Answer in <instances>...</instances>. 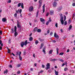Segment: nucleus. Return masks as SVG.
Listing matches in <instances>:
<instances>
[{"label": "nucleus", "mask_w": 75, "mask_h": 75, "mask_svg": "<svg viewBox=\"0 0 75 75\" xmlns=\"http://www.w3.org/2000/svg\"><path fill=\"white\" fill-rule=\"evenodd\" d=\"M27 44H28V42H27V40H26L25 42H21V46L22 47H23V46L24 45L25 46H26L27 45Z\"/></svg>", "instance_id": "f257e3e1"}, {"label": "nucleus", "mask_w": 75, "mask_h": 75, "mask_svg": "<svg viewBox=\"0 0 75 75\" xmlns=\"http://www.w3.org/2000/svg\"><path fill=\"white\" fill-rule=\"evenodd\" d=\"M14 36L15 37H17V35H18V33L17 32V27L16 26H15L14 27Z\"/></svg>", "instance_id": "f03ea898"}, {"label": "nucleus", "mask_w": 75, "mask_h": 75, "mask_svg": "<svg viewBox=\"0 0 75 75\" xmlns=\"http://www.w3.org/2000/svg\"><path fill=\"white\" fill-rule=\"evenodd\" d=\"M20 23L19 22V21H18V20H17V27L19 28H20L21 27V25H20Z\"/></svg>", "instance_id": "7ed1b4c3"}, {"label": "nucleus", "mask_w": 75, "mask_h": 75, "mask_svg": "<svg viewBox=\"0 0 75 75\" xmlns=\"http://www.w3.org/2000/svg\"><path fill=\"white\" fill-rule=\"evenodd\" d=\"M40 20L41 22L43 24H45V20L44 19H43L42 18H40Z\"/></svg>", "instance_id": "20e7f679"}, {"label": "nucleus", "mask_w": 75, "mask_h": 75, "mask_svg": "<svg viewBox=\"0 0 75 75\" xmlns=\"http://www.w3.org/2000/svg\"><path fill=\"white\" fill-rule=\"evenodd\" d=\"M34 9V7L33 6H30L29 8V11H33V10Z\"/></svg>", "instance_id": "39448f33"}, {"label": "nucleus", "mask_w": 75, "mask_h": 75, "mask_svg": "<svg viewBox=\"0 0 75 75\" xmlns=\"http://www.w3.org/2000/svg\"><path fill=\"white\" fill-rule=\"evenodd\" d=\"M54 37L55 38H57V39H58V38H59V36L58 35H57V34H56V33H55V32L54 33Z\"/></svg>", "instance_id": "423d86ee"}, {"label": "nucleus", "mask_w": 75, "mask_h": 75, "mask_svg": "<svg viewBox=\"0 0 75 75\" xmlns=\"http://www.w3.org/2000/svg\"><path fill=\"white\" fill-rule=\"evenodd\" d=\"M47 67V68H50V63H47V65H46Z\"/></svg>", "instance_id": "0eeeda50"}, {"label": "nucleus", "mask_w": 75, "mask_h": 75, "mask_svg": "<svg viewBox=\"0 0 75 75\" xmlns=\"http://www.w3.org/2000/svg\"><path fill=\"white\" fill-rule=\"evenodd\" d=\"M2 21L3 22H6L7 21L6 18H2Z\"/></svg>", "instance_id": "6e6552de"}, {"label": "nucleus", "mask_w": 75, "mask_h": 75, "mask_svg": "<svg viewBox=\"0 0 75 75\" xmlns=\"http://www.w3.org/2000/svg\"><path fill=\"white\" fill-rule=\"evenodd\" d=\"M45 4L43 5L42 6L43 8V13H44V12H45Z\"/></svg>", "instance_id": "1a4fd4ad"}, {"label": "nucleus", "mask_w": 75, "mask_h": 75, "mask_svg": "<svg viewBox=\"0 0 75 75\" xmlns=\"http://www.w3.org/2000/svg\"><path fill=\"white\" fill-rule=\"evenodd\" d=\"M57 3L55 1H54L53 4V6L54 7L57 6Z\"/></svg>", "instance_id": "9d476101"}, {"label": "nucleus", "mask_w": 75, "mask_h": 75, "mask_svg": "<svg viewBox=\"0 0 75 75\" xmlns=\"http://www.w3.org/2000/svg\"><path fill=\"white\" fill-rule=\"evenodd\" d=\"M55 71V74L56 75H58V73H59V72L58 71H57L56 70H54Z\"/></svg>", "instance_id": "9b49d317"}, {"label": "nucleus", "mask_w": 75, "mask_h": 75, "mask_svg": "<svg viewBox=\"0 0 75 75\" xmlns=\"http://www.w3.org/2000/svg\"><path fill=\"white\" fill-rule=\"evenodd\" d=\"M50 12L51 15H53V14H54V11L52 10L50 11Z\"/></svg>", "instance_id": "f8f14e48"}, {"label": "nucleus", "mask_w": 75, "mask_h": 75, "mask_svg": "<svg viewBox=\"0 0 75 75\" xmlns=\"http://www.w3.org/2000/svg\"><path fill=\"white\" fill-rule=\"evenodd\" d=\"M0 45H1V47H3V44L2 43V41L0 40Z\"/></svg>", "instance_id": "ddd939ff"}, {"label": "nucleus", "mask_w": 75, "mask_h": 75, "mask_svg": "<svg viewBox=\"0 0 75 75\" xmlns=\"http://www.w3.org/2000/svg\"><path fill=\"white\" fill-rule=\"evenodd\" d=\"M33 38L32 37H30L29 38V41H33Z\"/></svg>", "instance_id": "4468645a"}, {"label": "nucleus", "mask_w": 75, "mask_h": 75, "mask_svg": "<svg viewBox=\"0 0 75 75\" xmlns=\"http://www.w3.org/2000/svg\"><path fill=\"white\" fill-rule=\"evenodd\" d=\"M8 69H6V70L5 71H4V74H7V73H8Z\"/></svg>", "instance_id": "2eb2a0df"}, {"label": "nucleus", "mask_w": 75, "mask_h": 75, "mask_svg": "<svg viewBox=\"0 0 75 75\" xmlns=\"http://www.w3.org/2000/svg\"><path fill=\"white\" fill-rule=\"evenodd\" d=\"M43 50H42V51L43 52H44V54H45L46 53H45V47H44L43 48Z\"/></svg>", "instance_id": "dca6fc26"}, {"label": "nucleus", "mask_w": 75, "mask_h": 75, "mask_svg": "<svg viewBox=\"0 0 75 75\" xmlns=\"http://www.w3.org/2000/svg\"><path fill=\"white\" fill-rule=\"evenodd\" d=\"M56 51H57V55H58V52L59 51V49L58 48H56Z\"/></svg>", "instance_id": "f3484780"}, {"label": "nucleus", "mask_w": 75, "mask_h": 75, "mask_svg": "<svg viewBox=\"0 0 75 75\" xmlns=\"http://www.w3.org/2000/svg\"><path fill=\"white\" fill-rule=\"evenodd\" d=\"M72 27V25H70L69 26V30H71Z\"/></svg>", "instance_id": "a211bd4d"}, {"label": "nucleus", "mask_w": 75, "mask_h": 75, "mask_svg": "<svg viewBox=\"0 0 75 75\" xmlns=\"http://www.w3.org/2000/svg\"><path fill=\"white\" fill-rule=\"evenodd\" d=\"M43 46H44V44H43V43L41 44V47H40V49H42V47H43Z\"/></svg>", "instance_id": "6ab92c4d"}, {"label": "nucleus", "mask_w": 75, "mask_h": 75, "mask_svg": "<svg viewBox=\"0 0 75 75\" xmlns=\"http://www.w3.org/2000/svg\"><path fill=\"white\" fill-rule=\"evenodd\" d=\"M61 10H62V7H59V8L58 9V11H60Z\"/></svg>", "instance_id": "aec40b11"}, {"label": "nucleus", "mask_w": 75, "mask_h": 75, "mask_svg": "<svg viewBox=\"0 0 75 75\" xmlns=\"http://www.w3.org/2000/svg\"><path fill=\"white\" fill-rule=\"evenodd\" d=\"M52 52H53V50H51L49 51V53L50 54H52Z\"/></svg>", "instance_id": "412c9836"}, {"label": "nucleus", "mask_w": 75, "mask_h": 75, "mask_svg": "<svg viewBox=\"0 0 75 75\" xmlns=\"http://www.w3.org/2000/svg\"><path fill=\"white\" fill-rule=\"evenodd\" d=\"M37 31L38 33H41V30L40 29H38L37 30Z\"/></svg>", "instance_id": "4be33fe9"}, {"label": "nucleus", "mask_w": 75, "mask_h": 75, "mask_svg": "<svg viewBox=\"0 0 75 75\" xmlns=\"http://www.w3.org/2000/svg\"><path fill=\"white\" fill-rule=\"evenodd\" d=\"M24 4L23 3H22L21 4V7L22 8V9H23L24 8Z\"/></svg>", "instance_id": "5701e85b"}, {"label": "nucleus", "mask_w": 75, "mask_h": 75, "mask_svg": "<svg viewBox=\"0 0 75 75\" xmlns=\"http://www.w3.org/2000/svg\"><path fill=\"white\" fill-rule=\"evenodd\" d=\"M39 13V11L38 10V11L37 12V13H36V17H38V13Z\"/></svg>", "instance_id": "b1692460"}, {"label": "nucleus", "mask_w": 75, "mask_h": 75, "mask_svg": "<svg viewBox=\"0 0 75 75\" xmlns=\"http://www.w3.org/2000/svg\"><path fill=\"white\" fill-rule=\"evenodd\" d=\"M38 42H38V40H36V41H35V44L36 45H37Z\"/></svg>", "instance_id": "393cba45"}, {"label": "nucleus", "mask_w": 75, "mask_h": 75, "mask_svg": "<svg viewBox=\"0 0 75 75\" xmlns=\"http://www.w3.org/2000/svg\"><path fill=\"white\" fill-rule=\"evenodd\" d=\"M20 60L22 61V57L21 56H19Z\"/></svg>", "instance_id": "a878e982"}, {"label": "nucleus", "mask_w": 75, "mask_h": 75, "mask_svg": "<svg viewBox=\"0 0 75 75\" xmlns=\"http://www.w3.org/2000/svg\"><path fill=\"white\" fill-rule=\"evenodd\" d=\"M11 30H12L11 33H14V30H13V28H12L11 29Z\"/></svg>", "instance_id": "bb28decb"}, {"label": "nucleus", "mask_w": 75, "mask_h": 75, "mask_svg": "<svg viewBox=\"0 0 75 75\" xmlns=\"http://www.w3.org/2000/svg\"><path fill=\"white\" fill-rule=\"evenodd\" d=\"M21 3H19L18 5V7H19L21 6Z\"/></svg>", "instance_id": "cd10ccee"}, {"label": "nucleus", "mask_w": 75, "mask_h": 75, "mask_svg": "<svg viewBox=\"0 0 75 75\" xmlns=\"http://www.w3.org/2000/svg\"><path fill=\"white\" fill-rule=\"evenodd\" d=\"M41 0H40L39 1V3L40 4H41V5H42V3L41 2Z\"/></svg>", "instance_id": "c85d7f7f"}, {"label": "nucleus", "mask_w": 75, "mask_h": 75, "mask_svg": "<svg viewBox=\"0 0 75 75\" xmlns=\"http://www.w3.org/2000/svg\"><path fill=\"white\" fill-rule=\"evenodd\" d=\"M60 21L61 22V23H62V25H63V24H64V20L62 21Z\"/></svg>", "instance_id": "c756f323"}, {"label": "nucleus", "mask_w": 75, "mask_h": 75, "mask_svg": "<svg viewBox=\"0 0 75 75\" xmlns=\"http://www.w3.org/2000/svg\"><path fill=\"white\" fill-rule=\"evenodd\" d=\"M37 29H38V28L37 27H36L34 28V30L35 31H37Z\"/></svg>", "instance_id": "7c9ffc66"}, {"label": "nucleus", "mask_w": 75, "mask_h": 75, "mask_svg": "<svg viewBox=\"0 0 75 75\" xmlns=\"http://www.w3.org/2000/svg\"><path fill=\"white\" fill-rule=\"evenodd\" d=\"M64 52H61L60 53L59 55H64Z\"/></svg>", "instance_id": "2f4dec72"}, {"label": "nucleus", "mask_w": 75, "mask_h": 75, "mask_svg": "<svg viewBox=\"0 0 75 75\" xmlns=\"http://www.w3.org/2000/svg\"><path fill=\"white\" fill-rule=\"evenodd\" d=\"M49 23H50V21H48L46 23V25H48Z\"/></svg>", "instance_id": "473e14b6"}, {"label": "nucleus", "mask_w": 75, "mask_h": 75, "mask_svg": "<svg viewBox=\"0 0 75 75\" xmlns=\"http://www.w3.org/2000/svg\"><path fill=\"white\" fill-rule=\"evenodd\" d=\"M57 61L56 59H53L51 60V61L54 62Z\"/></svg>", "instance_id": "72a5a7b5"}, {"label": "nucleus", "mask_w": 75, "mask_h": 75, "mask_svg": "<svg viewBox=\"0 0 75 75\" xmlns=\"http://www.w3.org/2000/svg\"><path fill=\"white\" fill-rule=\"evenodd\" d=\"M63 17L62 16L61 17V18H60V21H62V20H63Z\"/></svg>", "instance_id": "f704fd0d"}, {"label": "nucleus", "mask_w": 75, "mask_h": 75, "mask_svg": "<svg viewBox=\"0 0 75 75\" xmlns=\"http://www.w3.org/2000/svg\"><path fill=\"white\" fill-rule=\"evenodd\" d=\"M7 49L8 50V53H10V49H9L8 47H7Z\"/></svg>", "instance_id": "c9c22d12"}, {"label": "nucleus", "mask_w": 75, "mask_h": 75, "mask_svg": "<svg viewBox=\"0 0 75 75\" xmlns=\"http://www.w3.org/2000/svg\"><path fill=\"white\" fill-rule=\"evenodd\" d=\"M69 23H71V18L69 19Z\"/></svg>", "instance_id": "e433bc0d"}, {"label": "nucleus", "mask_w": 75, "mask_h": 75, "mask_svg": "<svg viewBox=\"0 0 75 75\" xmlns=\"http://www.w3.org/2000/svg\"><path fill=\"white\" fill-rule=\"evenodd\" d=\"M73 16H72V18L73 19L74 18V17H75V13H74L73 14Z\"/></svg>", "instance_id": "4c0bfd02"}, {"label": "nucleus", "mask_w": 75, "mask_h": 75, "mask_svg": "<svg viewBox=\"0 0 75 75\" xmlns=\"http://www.w3.org/2000/svg\"><path fill=\"white\" fill-rule=\"evenodd\" d=\"M17 67H21V64H17Z\"/></svg>", "instance_id": "58836bf2"}, {"label": "nucleus", "mask_w": 75, "mask_h": 75, "mask_svg": "<svg viewBox=\"0 0 75 75\" xmlns=\"http://www.w3.org/2000/svg\"><path fill=\"white\" fill-rule=\"evenodd\" d=\"M67 70H68V68H64V71H67Z\"/></svg>", "instance_id": "ea45409f"}, {"label": "nucleus", "mask_w": 75, "mask_h": 75, "mask_svg": "<svg viewBox=\"0 0 75 75\" xmlns=\"http://www.w3.org/2000/svg\"><path fill=\"white\" fill-rule=\"evenodd\" d=\"M42 5L41 4H39V7L38 8V9H40V8L41 7V6Z\"/></svg>", "instance_id": "a19ab883"}, {"label": "nucleus", "mask_w": 75, "mask_h": 75, "mask_svg": "<svg viewBox=\"0 0 75 75\" xmlns=\"http://www.w3.org/2000/svg\"><path fill=\"white\" fill-rule=\"evenodd\" d=\"M21 12H22V9H20L19 11L20 14H21Z\"/></svg>", "instance_id": "79ce46f5"}, {"label": "nucleus", "mask_w": 75, "mask_h": 75, "mask_svg": "<svg viewBox=\"0 0 75 75\" xmlns=\"http://www.w3.org/2000/svg\"><path fill=\"white\" fill-rule=\"evenodd\" d=\"M52 34H53V32H52L50 33V35L51 36H52Z\"/></svg>", "instance_id": "37998d69"}, {"label": "nucleus", "mask_w": 75, "mask_h": 75, "mask_svg": "<svg viewBox=\"0 0 75 75\" xmlns=\"http://www.w3.org/2000/svg\"><path fill=\"white\" fill-rule=\"evenodd\" d=\"M16 13H19L20 11L19 10H16Z\"/></svg>", "instance_id": "c03bdc74"}, {"label": "nucleus", "mask_w": 75, "mask_h": 75, "mask_svg": "<svg viewBox=\"0 0 75 75\" xmlns=\"http://www.w3.org/2000/svg\"><path fill=\"white\" fill-rule=\"evenodd\" d=\"M55 26L56 27H58V23H56L55 25Z\"/></svg>", "instance_id": "a18cd8bd"}, {"label": "nucleus", "mask_w": 75, "mask_h": 75, "mask_svg": "<svg viewBox=\"0 0 75 75\" xmlns=\"http://www.w3.org/2000/svg\"><path fill=\"white\" fill-rule=\"evenodd\" d=\"M17 13H16L15 14V17H17Z\"/></svg>", "instance_id": "49530a36"}, {"label": "nucleus", "mask_w": 75, "mask_h": 75, "mask_svg": "<svg viewBox=\"0 0 75 75\" xmlns=\"http://www.w3.org/2000/svg\"><path fill=\"white\" fill-rule=\"evenodd\" d=\"M67 21H65L64 22V25H67Z\"/></svg>", "instance_id": "de8ad7c7"}, {"label": "nucleus", "mask_w": 75, "mask_h": 75, "mask_svg": "<svg viewBox=\"0 0 75 75\" xmlns=\"http://www.w3.org/2000/svg\"><path fill=\"white\" fill-rule=\"evenodd\" d=\"M64 65H66V66H67V62L66 61L64 63Z\"/></svg>", "instance_id": "09e8293b"}, {"label": "nucleus", "mask_w": 75, "mask_h": 75, "mask_svg": "<svg viewBox=\"0 0 75 75\" xmlns=\"http://www.w3.org/2000/svg\"><path fill=\"white\" fill-rule=\"evenodd\" d=\"M59 61H61V62H64V60L62 59H60L59 60Z\"/></svg>", "instance_id": "8fccbe9b"}, {"label": "nucleus", "mask_w": 75, "mask_h": 75, "mask_svg": "<svg viewBox=\"0 0 75 75\" xmlns=\"http://www.w3.org/2000/svg\"><path fill=\"white\" fill-rule=\"evenodd\" d=\"M11 0H9V1H8V3H11Z\"/></svg>", "instance_id": "3c124183"}, {"label": "nucleus", "mask_w": 75, "mask_h": 75, "mask_svg": "<svg viewBox=\"0 0 75 75\" xmlns=\"http://www.w3.org/2000/svg\"><path fill=\"white\" fill-rule=\"evenodd\" d=\"M11 43V40H8V43L9 44H10Z\"/></svg>", "instance_id": "603ef678"}, {"label": "nucleus", "mask_w": 75, "mask_h": 75, "mask_svg": "<svg viewBox=\"0 0 75 75\" xmlns=\"http://www.w3.org/2000/svg\"><path fill=\"white\" fill-rule=\"evenodd\" d=\"M49 22L50 21V22L52 21V20H51V18H49Z\"/></svg>", "instance_id": "864d4df0"}, {"label": "nucleus", "mask_w": 75, "mask_h": 75, "mask_svg": "<svg viewBox=\"0 0 75 75\" xmlns=\"http://www.w3.org/2000/svg\"><path fill=\"white\" fill-rule=\"evenodd\" d=\"M19 52H16V55H19Z\"/></svg>", "instance_id": "5fc2aeb1"}, {"label": "nucleus", "mask_w": 75, "mask_h": 75, "mask_svg": "<svg viewBox=\"0 0 75 75\" xmlns=\"http://www.w3.org/2000/svg\"><path fill=\"white\" fill-rule=\"evenodd\" d=\"M17 74H20V71H18L17 72Z\"/></svg>", "instance_id": "6e6d98bb"}, {"label": "nucleus", "mask_w": 75, "mask_h": 75, "mask_svg": "<svg viewBox=\"0 0 75 75\" xmlns=\"http://www.w3.org/2000/svg\"><path fill=\"white\" fill-rule=\"evenodd\" d=\"M49 15V13L48 12L46 14V16L47 17Z\"/></svg>", "instance_id": "4d7b16f0"}, {"label": "nucleus", "mask_w": 75, "mask_h": 75, "mask_svg": "<svg viewBox=\"0 0 75 75\" xmlns=\"http://www.w3.org/2000/svg\"><path fill=\"white\" fill-rule=\"evenodd\" d=\"M43 72V70H41L40 72V74H41V73H42V72Z\"/></svg>", "instance_id": "13d9d810"}, {"label": "nucleus", "mask_w": 75, "mask_h": 75, "mask_svg": "<svg viewBox=\"0 0 75 75\" xmlns=\"http://www.w3.org/2000/svg\"><path fill=\"white\" fill-rule=\"evenodd\" d=\"M64 21H65V20H66V17L65 16H64Z\"/></svg>", "instance_id": "bf43d9fd"}, {"label": "nucleus", "mask_w": 75, "mask_h": 75, "mask_svg": "<svg viewBox=\"0 0 75 75\" xmlns=\"http://www.w3.org/2000/svg\"><path fill=\"white\" fill-rule=\"evenodd\" d=\"M48 71V72H51V70H49Z\"/></svg>", "instance_id": "052dcab7"}, {"label": "nucleus", "mask_w": 75, "mask_h": 75, "mask_svg": "<svg viewBox=\"0 0 75 75\" xmlns=\"http://www.w3.org/2000/svg\"><path fill=\"white\" fill-rule=\"evenodd\" d=\"M70 72H72V73H74V71L73 70H70Z\"/></svg>", "instance_id": "680f3d73"}, {"label": "nucleus", "mask_w": 75, "mask_h": 75, "mask_svg": "<svg viewBox=\"0 0 75 75\" xmlns=\"http://www.w3.org/2000/svg\"><path fill=\"white\" fill-rule=\"evenodd\" d=\"M50 30H48L47 31V33L48 34H49V33H50Z\"/></svg>", "instance_id": "e2e57ef3"}, {"label": "nucleus", "mask_w": 75, "mask_h": 75, "mask_svg": "<svg viewBox=\"0 0 75 75\" xmlns=\"http://www.w3.org/2000/svg\"><path fill=\"white\" fill-rule=\"evenodd\" d=\"M42 68H45V66L44 64L42 65Z\"/></svg>", "instance_id": "0e129e2a"}, {"label": "nucleus", "mask_w": 75, "mask_h": 75, "mask_svg": "<svg viewBox=\"0 0 75 75\" xmlns=\"http://www.w3.org/2000/svg\"><path fill=\"white\" fill-rule=\"evenodd\" d=\"M72 6H75V3H74L72 4Z\"/></svg>", "instance_id": "69168bd1"}, {"label": "nucleus", "mask_w": 75, "mask_h": 75, "mask_svg": "<svg viewBox=\"0 0 75 75\" xmlns=\"http://www.w3.org/2000/svg\"><path fill=\"white\" fill-rule=\"evenodd\" d=\"M44 41V39H41L40 41H41V42H43V41Z\"/></svg>", "instance_id": "338daca9"}, {"label": "nucleus", "mask_w": 75, "mask_h": 75, "mask_svg": "<svg viewBox=\"0 0 75 75\" xmlns=\"http://www.w3.org/2000/svg\"><path fill=\"white\" fill-rule=\"evenodd\" d=\"M69 52V49L67 50V52Z\"/></svg>", "instance_id": "774afa93"}]
</instances>
